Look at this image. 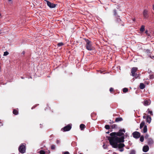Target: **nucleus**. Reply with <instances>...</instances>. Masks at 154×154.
I'll list each match as a JSON object with an SVG mask.
<instances>
[{
  "label": "nucleus",
  "mask_w": 154,
  "mask_h": 154,
  "mask_svg": "<svg viewBox=\"0 0 154 154\" xmlns=\"http://www.w3.org/2000/svg\"><path fill=\"white\" fill-rule=\"evenodd\" d=\"M124 134L123 132L119 131L117 133L112 132L110 134L111 137H107V139L109 141L110 144L112 147L115 148H117L118 146L117 143L124 142V137L122 136L118 137L117 136H122Z\"/></svg>",
  "instance_id": "f257e3e1"
},
{
  "label": "nucleus",
  "mask_w": 154,
  "mask_h": 154,
  "mask_svg": "<svg viewBox=\"0 0 154 154\" xmlns=\"http://www.w3.org/2000/svg\"><path fill=\"white\" fill-rule=\"evenodd\" d=\"M85 41L86 43V48L89 51L92 50L93 47L92 46L91 42L88 39H85Z\"/></svg>",
  "instance_id": "f03ea898"
},
{
  "label": "nucleus",
  "mask_w": 154,
  "mask_h": 154,
  "mask_svg": "<svg viewBox=\"0 0 154 154\" xmlns=\"http://www.w3.org/2000/svg\"><path fill=\"white\" fill-rule=\"evenodd\" d=\"M137 67H133L132 68L131 71V75L133 76H134L136 78H137L136 77L137 76V73H136V72L137 70Z\"/></svg>",
  "instance_id": "7ed1b4c3"
},
{
  "label": "nucleus",
  "mask_w": 154,
  "mask_h": 154,
  "mask_svg": "<svg viewBox=\"0 0 154 154\" xmlns=\"http://www.w3.org/2000/svg\"><path fill=\"white\" fill-rule=\"evenodd\" d=\"M19 152L21 153H24L25 151V146L24 145L22 144L19 148Z\"/></svg>",
  "instance_id": "20e7f679"
},
{
  "label": "nucleus",
  "mask_w": 154,
  "mask_h": 154,
  "mask_svg": "<svg viewBox=\"0 0 154 154\" xmlns=\"http://www.w3.org/2000/svg\"><path fill=\"white\" fill-rule=\"evenodd\" d=\"M47 2V4L48 6L51 8H53L56 7L57 5L54 4L53 3H51V2L48 1H46Z\"/></svg>",
  "instance_id": "39448f33"
},
{
  "label": "nucleus",
  "mask_w": 154,
  "mask_h": 154,
  "mask_svg": "<svg viewBox=\"0 0 154 154\" xmlns=\"http://www.w3.org/2000/svg\"><path fill=\"white\" fill-rule=\"evenodd\" d=\"M119 143V144H118V143H117V145L118 146L117 147H118L120 149L119 150L120 152H122L124 150V149L123 148V147L125 146V145L124 143Z\"/></svg>",
  "instance_id": "423d86ee"
},
{
  "label": "nucleus",
  "mask_w": 154,
  "mask_h": 154,
  "mask_svg": "<svg viewBox=\"0 0 154 154\" xmlns=\"http://www.w3.org/2000/svg\"><path fill=\"white\" fill-rule=\"evenodd\" d=\"M133 137L135 138H139L140 135L139 132L137 131H135L133 133Z\"/></svg>",
  "instance_id": "0eeeda50"
},
{
  "label": "nucleus",
  "mask_w": 154,
  "mask_h": 154,
  "mask_svg": "<svg viewBox=\"0 0 154 154\" xmlns=\"http://www.w3.org/2000/svg\"><path fill=\"white\" fill-rule=\"evenodd\" d=\"M71 128V126L70 125H68L64 127L63 128L64 131H68L70 130Z\"/></svg>",
  "instance_id": "6e6552de"
},
{
  "label": "nucleus",
  "mask_w": 154,
  "mask_h": 154,
  "mask_svg": "<svg viewBox=\"0 0 154 154\" xmlns=\"http://www.w3.org/2000/svg\"><path fill=\"white\" fill-rule=\"evenodd\" d=\"M143 17L145 18H147L148 17V11L146 10H144L143 11Z\"/></svg>",
  "instance_id": "1a4fd4ad"
},
{
  "label": "nucleus",
  "mask_w": 154,
  "mask_h": 154,
  "mask_svg": "<svg viewBox=\"0 0 154 154\" xmlns=\"http://www.w3.org/2000/svg\"><path fill=\"white\" fill-rule=\"evenodd\" d=\"M149 150V147L147 145L144 146L143 148V151L144 152H146Z\"/></svg>",
  "instance_id": "9d476101"
},
{
  "label": "nucleus",
  "mask_w": 154,
  "mask_h": 154,
  "mask_svg": "<svg viewBox=\"0 0 154 154\" xmlns=\"http://www.w3.org/2000/svg\"><path fill=\"white\" fill-rule=\"evenodd\" d=\"M153 141L152 139L149 138L148 140V143L149 145H152L153 144Z\"/></svg>",
  "instance_id": "9b49d317"
},
{
  "label": "nucleus",
  "mask_w": 154,
  "mask_h": 154,
  "mask_svg": "<svg viewBox=\"0 0 154 154\" xmlns=\"http://www.w3.org/2000/svg\"><path fill=\"white\" fill-rule=\"evenodd\" d=\"M151 119L150 116H148L146 117V122L149 123L151 121Z\"/></svg>",
  "instance_id": "f8f14e48"
},
{
  "label": "nucleus",
  "mask_w": 154,
  "mask_h": 154,
  "mask_svg": "<svg viewBox=\"0 0 154 154\" xmlns=\"http://www.w3.org/2000/svg\"><path fill=\"white\" fill-rule=\"evenodd\" d=\"M150 102L149 101L145 100L144 101V105L145 106H148L150 104Z\"/></svg>",
  "instance_id": "ddd939ff"
},
{
  "label": "nucleus",
  "mask_w": 154,
  "mask_h": 154,
  "mask_svg": "<svg viewBox=\"0 0 154 154\" xmlns=\"http://www.w3.org/2000/svg\"><path fill=\"white\" fill-rule=\"evenodd\" d=\"M145 87L143 83H141L140 85V88L141 89H143Z\"/></svg>",
  "instance_id": "4468645a"
},
{
  "label": "nucleus",
  "mask_w": 154,
  "mask_h": 154,
  "mask_svg": "<svg viewBox=\"0 0 154 154\" xmlns=\"http://www.w3.org/2000/svg\"><path fill=\"white\" fill-rule=\"evenodd\" d=\"M147 131V126L146 125H145L143 128V132L144 133H145Z\"/></svg>",
  "instance_id": "2eb2a0df"
},
{
  "label": "nucleus",
  "mask_w": 154,
  "mask_h": 154,
  "mask_svg": "<svg viewBox=\"0 0 154 154\" xmlns=\"http://www.w3.org/2000/svg\"><path fill=\"white\" fill-rule=\"evenodd\" d=\"M145 125V122H143L141 123L140 125V128H142Z\"/></svg>",
  "instance_id": "dca6fc26"
},
{
  "label": "nucleus",
  "mask_w": 154,
  "mask_h": 154,
  "mask_svg": "<svg viewBox=\"0 0 154 154\" xmlns=\"http://www.w3.org/2000/svg\"><path fill=\"white\" fill-rule=\"evenodd\" d=\"M145 29V26L143 25H142L141 26V28L140 29V31L141 32H143L144 31Z\"/></svg>",
  "instance_id": "f3484780"
},
{
  "label": "nucleus",
  "mask_w": 154,
  "mask_h": 154,
  "mask_svg": "<svg viewBox=\"0 0 154 154\" xmlns=\"http://www.w3.org/2000/svg\"><path fill=\"white\" fill-rule=\"evenodd\" d=\"M80 127L81 130H83L85 127V125L83 124H81L80 125Z\"/></svg>",
  "instance_id": "a211bd4d"
},
{
  "label": "nucleus",
  "mask_w": 154,
  "mask_h": 154,
  "mask_svg": "<svg viewBox=\"0 0 154 154\" xmlns=\"http://www.w3.org/2000/svg\"><path fill=\"white\" fill-rule=\"evenodd\" d=\"M13 113L15 115H17L18 114V111L14 109L13 112Z\"/></svg>",
  "instance_id": "6ab92c4d"
},
{
  "label": "nucleus",
  "mask_w": 154,
  "mask_h": 154,
  "mask_svg": "<svg viewBox=\"0 0 154 154\" xmlns=\"http://www.w3.org/2000/svg\"><path fill=\"white\" fill-rule=\"evenodd\" d=\"M122 120V119L120 118H118L116 119V121L118 122L119 121H120Z\"/></svg>",
  "instance_id": "aec40b11"
},
{
  "label": "nucleus",
  "mask_w": 154,
  "mask_h": 154,
  "mask_svg": "<svg viewBox=\"0 0 154 154\" xmlns=\"http://www.w3.org/2000/svg\"><path fill=\"white\" fill-rule=\"evenodd\" d=\"M123 91L124 92H126L128 91V89L127 88H123Z\"/></svg>",
  "instance_id": "412c9836"
},
{
  "label": "nucleus",
  "mask_w": 154,
  "mask_h": 154,
  "mask_svg": "<svg viewBox=\"0 0 154 154\" xmlns=\"http://www.w3.org/2000/svg\"><path fill=\"white\" fill-rule=\"evenodd\" d=\"M130 154H135V151L134 150H131V151Z\"/></svg>",
  "instance_id": "4be33fe9"
},
{
  "label": "nucleus",
  "mask_w": 154,
  "mask_h": 154,
  "mask_svg": "<svg viewBox=\"0 0 154 154\" xmlns=\"http://www.w3.org/2000/svg\"><path fill=\"white\" fill-rule=\"evenodd\" d=\"M140 140L141 142H143L144 140V137H143L141 136L140 137Z\"/></svg>",
  "instance_id": "5701e85b"
},
{
  "label": "nucleus",
  "mask_w": 154,
  "mask_h": 154,
  "mask_svg": "<svg viewBox=\"0 0 154 154\" xmlns=\"http://www.w3.org/2000/svg\"><path fill=\"white\" fill-rule=\"evenodd\" d=\"M109 126L108 125H106L105 126V128L106 129H109Z\"/></svg>",
  "instance_id": "b1692460"
},
{
  "label": "nucleus",
  "mask_w": 154,
  "mask_h": 154,
  "mask_svg": "<svg viewBox=\"0 0 154 154\" xmlns=\"http://www.w3.org/2000/svg\"><path fill=\"white\" fill-rule=\"evenodd\" d=\"M40 154H45V152L43 150H41L39 152Z\"/></svg>",
  "instance_id": "393cba45"
},
{
  "label": "nucleus",
  "mask_w": 154,
  "mask_h": 154,
  "mask_svg": "<svg viewBox=\"0 0 154 154\" xmlns=\"http://www.w3.org/2000/svg\"><path fill=\"white\" fill-rule=\"evenodd\" d=\"M51 149H54L55 148V146L54 145H52L51 146Z\"/></svg>",
  "instance_id": "a878e982"
},
{
  "label": "nucleus",
  "mask_w": 154,
  "mask_h": 154,
  "mask_svg": "<svg viewBox=\"0 0 154 154\" xmlns=\"http://www.w3.org/2000/svg\"><path fill=\"white\" fill-rule=\"evenodd\" d=\"M8 54H9V53H8V52L5 51V52H4V54L3 55L4 56H6V55H8Z\"/></svg>",
  "instance_id": "bb28decb"
},
{
  "label": "nucleus",
  "mask_w": 154,
  "mask_h": 154,
  "mask_svg": "<svg viewBox=\"0 0 154 154\" xmlns=\"http://www.w3.org/2000/svg\"><path fill=\"white\" fill-rule=\"evenodd\" d=\"M63 45V43L60 42V43H59L57 45L58 46H60Z\"/></svg>",
  "instance_id": "cd10ccee"
},
{
  "label": "nucleus",
  "mask_w": 154,
  "mask_h": 154,
  "mask_svg": "<svg viewBox=\"0 0 154 154\" xmlns=\"http://www.w3.org/2000/svg\"><path fill=\"white\" fill-rule=\"evenodd\" d=\"M148 112L150 114H151L152 115H153V114L152 113V112L151 111H150L149 109H148Z\"/></svg>",
  "instance_id": "c85d7f7f"
},
{
  "label": "nucleus",
  "mask_w": 154,
  "mask_h": 154,
  "mask_svg": "<svg viewBox=\"0 0 154 154\" xmlns=\"http://www.w3.org/2000/svg\"><path fill=\"white\" fill-rule=\"evenodd\" d=\"M154 77V76L153 75H149V78L150 79H153Z\"/></svg>",
  "instance_id": "c756f323"
},
{
  "label": "nucleus",
  "mask_w": 154,
  "mask_h": 154,
  "mask_svg": "<svg viewBox=\"0 0 154 154\" xmlns=\"http://www.w3.org/2000/svg\"><path fill=\"white\" fill-rule=\"evenodd\" d=\"M113 89L112 88H110L109 89L110 91L111 92L113 91Z\"/></svg>",
  "instance_id": "7c9ffc66"
},
{
  "label": "nucleus",
  "mask_w": 154,
  "mask_h": 154,
  "mask_svg": "<svg viewBox=\"0 0 154 154\" xmlns=\"http://www.w3.org/2000/svg\"><path fill=\"white\" fill-rule=\"evenodd\" d=\"M56 143L57 144H59L60 143V141L59 140H56Z\"/></svg>",
  "instance_id": "2f4dec72"
},
{
  "label": "nucleus",
  "mask_w": 154,
  "mask_h": 154,
  "mask_svg": "<svg viewBox=\"0 0 154 154\" xmlns=\"http://www.w3.org/2000/svg\"><path fill=\"white\" fill-rule=\"evenodd\" d=\"M114 14L115 15H116V10H114Z\"/></svg>",
  "instance_id": "473e14b6"
},
{
  "label": "nucleus",
  "mask_w": 154,
  "mask_h": 154,
  "mask_svg": "<svg viewBox=\"0 0 154 154\" xmlns=\"http://www.w3.org/2000/svg\"><path fill=\"white\" fill-rule=\"evenodd\" d=\"M63 154H69V153L68 152H64Z\"/></svg>",
  "instance_id": "72a5a7b5"
},
{
  "label": "nucleus",
  "mask_w": 154,
  "mask_h": 154,
  "mask_svg": "<svg viewBox=\"0 0 154 154\" xmlns=\"http://www.w3.org/2000/svg\"><path fill=\"white\" fill-rule=\"evenodd\" d=\"M120 131H121V132H125V130L124 129H122V130H120Z\"/></svg>",
  "instance_id": "f704fd0d"
},
{
  "label": "nucleus",
  "mask_w": 154,
  "mask_h": 154,
  "mask_svg": "<svg viewBox=\"0 0 154 154\" xmlns=\"http://www.w3.org/2000/svg\"><path fill=\"white\" fill-rule=\"evenodd\" d=\"M145 33L147 35H148V31L147 30H146V31H145Z\"/></svg>",
  "instance_id": "c9c22d12"
},
{
  "label": "nucleus",
  "mask_w": 154,
  "mask_h": 154,
  "mask_svg": "<svg viewBox=\"0 0 154 154\" xmlns=\"http://www.w3.org/2000/svg\"><path fill=\"white\" fill-rule=\"evenodd\" d=\"M152 8L153 10L154 11V4L153 5Z\"/></svg>",
  "instance_id": "e433bc0d"
},
{
  "label": "nucleus",
  "mask_w": 154,
  "mask_h": 154,
  "mask_svg": "<svg viewBox=\"0 0 154 154\" xmlns=\"http://www.w3.org/2000/svg\"><path fill=\"white\" fill-rule=\"evenodd\" d=\"M143 119H146V116H143Z\"/></svg>",
  "instance_id": "4c0bfd02"
},
{
  "label": "nucleus",
  "mask_w": 154,
  "mask_h": 154,
  "mask_svg": "<svg viewBox=\"0 0 154 154\" xmlns=\"http://www.w3.org/2000/svg\"><path fill=\"white\" fill-rule=\"evenodd\" d=\"M8 1L9 2H11V3H12V0H8Z\"/></svg>",
  "instance_id": "58836bf2"
},
{
  "label": "nucleus",
  "mask_w": 154,
  "mask_h": 154,
  "mask_svg": "<svg viewBox=\"0 0 154 154\" xmlns=\"http://www.w3.org/2000/svg\"><path fill=\"white\" fill-rule=\"evenodd\" d=\"M148 137V135H146V136H145V138L147 137Z\"/></svg>",
  "instance_id": "ea45409f"
},
{
  "label": "nucleus",
  "mask_w": 154,
  "mask_h": 154,
  "mask_svg": "<svg viewBox=\"0 0 154 154\" xmlns=\"http://www.w3.org/2000/svg\"><path fill=\"white\" fill-rule=\"evenodd\" d=\"M135 18H134V19H133V21H135Z\"/></svg>",
  "instance_id": "a19ab883"
},
{
  "label": "nucleus",
  "mask_w": 154,
  "mask_h": 154,
  "mask_svg": "<svg viewBox=\"0 0 154 154\" xmlns=\"http://www.w3.org/2000/svg\"><path fill=\"white\" fill-rule=\"evenodd\" d=\"M151 57L152 58H154V56H152V57Z\"/></svg>",
  "instance_id": "79ce46f5"
},
{
  "label": "nucleus",
  "mask_w": 154,
  "mask_h": 154,
  "mask_svg": "<svg viewBox=\"0 0 154 154\" xmlns=\"http://www.w3.org/2000/svg\"><path fill=\"white\" fill-rule=\"evenodd\" d=\"M22 54H24V52H23L22 53Z\"/></svg>",
  "instance_id": "37998d69"
},
{
  "label": "nucleus",
  "mask_w": 154,
  "mask_h": 154,
  "mask_svg": "<svg viewBox=\"0 0 154 154\" xmlns=\"http://www.w3.org/2000/svg\"><path fill=\"white\" fill-rule=\"evenodd\" d=\"M34 107H32V109H33V108H34Z\"/></svg>",
  "instance_id": "c03bdc74"
},
{
  "label": "nucleus",
  "mask_w": 154,
  "mask_h": 154,
  "mask_svg": "<svg viewBox=\"0 0 154 154\" xmlns=\"http://www.w3.org/2000/svg\"><path fill=\"white\" fill-rule=\"evenodd\" d=\"M106 133L108 134V133H109V132H106Z\"/></svg>",
  "instance_id": "a18cd8bd"
},
{
  "label": "nucleus",
  "mask_w": 154,
  "mask_h": 154,
  "mask_svg": "<svg viewBox=\"0 0 154 154\" xmlns=\"http://www.w3.org/2000/svg\"><path fill=\"white\" fill-rule=\"evenodd\" d=\"M103 146H105V145H103Z\"/></svg>",
  "instance_id": "49530a36"
},
{
  "label": "nucleus",
  "mask_w": 154,
  "mask_h": 154,
  "mask_svg": "<svg viewBox=\"0 0 154 154\" xmlns=\"http://www.w3.org/2000/svg\"><path fill=\"white\" fill-rule=\"evenodd\" d=\"M103 146H105V145H103Z\"/></svg>",
  "instance_id": "de8ad7c7"
},
{
  "label": "nucleus",
  "mask_w": 154,
  "mask_h": 154,
  "mask_svg": "<svg viewBox=\"0 0 154 154\" xmlns=\"http://www.w3.org/2000/svg\"><path fill=\"white\" fill-rule=\"evenodd\" d=\"M22 79H23V78L22 77H21Z\"/></svg>",
  "instance_id": "09e8293b"
},
{
  "label": "nucleus",
  "mask_w": 154,
  "mask_h": 154,
  "mask_svg": "<svg viewBox=\"0 0 154 154\" xmlns=\"http://www.w3.org/2000/svg\"><path fill=\"white\" fill-rule=\"evenodd\" d=\"M82 154V153H80V154Z\"/></svg>",
  "instance_id": "8fccbe9b"
}]
</instances>
